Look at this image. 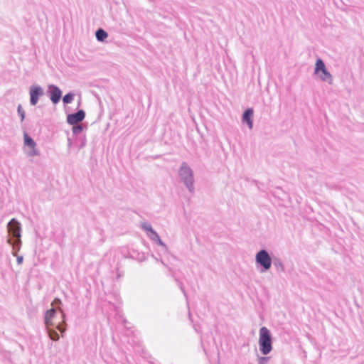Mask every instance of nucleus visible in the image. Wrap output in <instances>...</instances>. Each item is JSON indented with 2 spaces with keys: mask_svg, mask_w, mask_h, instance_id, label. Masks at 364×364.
<instances>
[{
  "mask_svg": "<svg viewBox=\"0 0 364 364\" xmlns=\"http://www.w3.org/2000/svg\"><path fill=\"white\" fill-rule=\"evenodd\" d=\"M63 323H62L58 324V325L56 326L57 329H58L60 333H64V332L65 331V330H66L65 327H64V326H63Z\"/></svg>",
  "mask_w": 364,
  "mask_h": 364,
  "instance_id": "412c9836",
  "label": "nucleus"
},
{
  "mask_svg": "<svg viewBox=\"0 0 364 364\" xmlns=\"http://www.w3.org/2000/svg\"><path fill=\"white\" fill-rule=\"evenodd\" d=\"M74 98L75 94L73 92H68L63 97V102L64 104H70L74 100Z\"/></svg>",
  "mask_w": 364,
  "mask_h": 364,
  "instance_id": "dca6fc26",
  "label": "nucleus"
},
{
  "mask_svg": "<svg viewBox=\"0 0 364 364\" xmlns=\"http://www.w3.org/2000/svg\"><path fill=\"white\" fill-rule=\"evenodd\" d=\"M272 262L274 267H277V269H279L281 270L284 269V264L279 259H275L272 261Z\"/></svg>",
  "mask_w": 364,
  "mask_h": 364,
  "instance_id": "a211bd4d",
  "label": "nucleus"
},
{
  "mask_svg": "<svg viewBox=\"0 0 364 364\" xmlns=\"http://www.w3.org/2000/svg\"><path fill=\"white\" fill-rule=\"evenodd\" d=\"M253 117L254 111L252 108L246 109L242 116V122L243 124H247L250 129L253 128Z\"/></svg>",
  "mask_w": 364,
  "mask_h": 364,
  "instance_id": "9b49d317",
  "label": "nucleus"
},
{
  "mask_svg": "<svg viewBox=\"0 0 364 364\" xmlns=\"http://www.w3.org/2000/svg\"><path fill=\"white\" fill-rule=\"evenodd\" d=\"M72 145V141L70 140V139H68V147H70Z\"/></svg>",
  "mask_w": 364,
  "mask_h": 364,
  "instance_id": "393cba45",
  "label": "nucleus"
},
{
  "mask_svg": "<svg viewBox=\"0 0 364 364\" xmlns=\"http://www.w3.org/2000/svg\"><path fill=\"white\" fill-rule=\"evenodd\" d=\"M16 260H17V263L18 264H21L22 262H23V257L22 256H16Z\"/></svg>",
  "mask_w": 364,
  "mask_h": 364,
  "instance_id": "5701e85b",
  "label": "nucleus"
},
{
  "mask_svg": "<svg viewBox=\"0 0 364 364\" xmlns=\"http://www.w3.org/2000/svg\"><path fill=\"white\" fill-rule=\"evenodd\" d=\"M56 310L50 309L46 311L45 314V324L46 327H50L53 325V320L55 316Z\"/></svg>",
  "mask_w": 364,
  "mask_h": 364,
  "instance_id": "f8f14e48",
  "label": "nucleus"
},
{
  "mask_svg": "<svg viewBox=\"0 0 364 364\" xmlns=\"http://www.w3.org/2000/svg\"><path fill=\"white\" fill-rule=\"evenodd\" d=\"M48 94L50 101L55 105L59 102L62 97V91L55 85H48Z\"/></svg>",
  "mask_w": 364,
  "mask_h": 364,
  "instance_id": "1a4fd4ad",
  "label": "nucleus"
},
{
  "mask_svg": "<svg viewBox=\"0 0 364 364\" xmlns=\"http://www.w3.org/2000/svg\"><path fill=\"white\" fill-rule=\"evenodd\" d=\"M7 242L9 244L11 245L13 247V252H12L13 255L16 256L17 252L21 249V237L16 238V240L14 242H12L11 238H8Z\"/></svg>",
  "mask_w": 364,
  "mask_h": 364,
  "instance_id": "ddd939ff",
  "label": "nucleus"
},
{
  "mask_svg": "<svg viewBox=\"0 0 364 364\" xmlns=\"http://www.w3.org/2000/svg\"><path fill=\"white\" fill-rule=\"evenodd\" d=\"M7 230L9 234L16 238L21 237V225L15 218L11 219L7 224Z\"/></svg>",
  "mask_w": 364,
  "mask_h": 364,
  "instance_id": "6e6552de",
  "label": "nucleus"
},
{
  "mask_svg": "<svg viewBox=\"0 0 364 364\" xmlns=\"http://www.w3.org/2000/svg\"><path fill=\"white\" fill-rule=\"evenodd\" d=\"M44 95V90L37 84H33L29 87L30 104L35 106L39 99Z\"/></svg>",
  "mask_w": 364,
  "mask_h": 364,
  "instance_id": "0eeeda50",
  "label": "nucleus"
},
{
  "mask_svg": "<svg viewBox=\"0 0 364 364\" xmlns=\"http://www.w3.org/2000/svg\"><path fill=\"white\" fill-rule=\"evenodd\" d=\"M22 149L23 154L28 159L40 156V150L37 143L26 133H23V143Z\"/></svg>",
  "mask_w": 364,
  "mask_h": 364,
  "instance_id": "20e7f679",
  "label": "nucleus"
},
{
  "mask_svg": "<svg viewBox=\"0 0 364 364\" xmlns=\"http://www.w3.org/2000/svg\"><path fill=\"white\" fill-rule=\"evenodd\" d=\"M256 264L261 267V272H265L270 269L272 264V257L266 250H260L255 255Z\"/></svg>",
  "mask_w": 364,
  "mask_h": 364,
  "instance_id": "39448f33",
  "label": "nucleus"
},
{
  "mask_svg": "<svg viewBox=\"0 0 364 364\" xmlns=\"http://www.w3.org/2000/svg\"><path fill=\"white\" fill-rule=\"evenodd\" d=\"M61 303V301L60 299H55L54 301L52 302V305L54 306V305H57V304H60Z\"/></svg>",
  "mask_w": 364,
  "mask_h": 364,
  "instance_id": "b1692460",
  "label": "nucleus"
},
{
  "mask_svg": "<svg viewBox=\"0 0 364 364\" xmlns=\"http://www.w3.org/2000/svg\"><path fill=\"white\" fill-rule=\"evenodd\" d=\"M72 130H73V134H78L82 131V126L80 124H77V125L75 124L73 127Z\"/></svg>",
  "mask_w": 364,
  "mask_h": 364,
  "instance_id": "6ab92c4d",
  "label": "nucleus"
},
{
  "mask_svg": "<svg viewBox=\"0 0 364 364\" xmlns=\"http://www.w3.org/2000/svg\"><path fill=\"white\" fill-rule=\"evenodd\" d=\"M258 343L259 350L263 355H267L272 351V334L265 326L261 327L259 329Z\"/></svg>",
  "mask_w": 364,
  "mask_h": 364,
  "instance_id": "7ed1b4c3",
  "label": "nucleus"
},
{
  "mask_svg": "<svg viewBox=\"0 0 364 364\" xmlns=\"http://www.w3.org/2000/svg\"><path fill=\"white\" fill-rule=\"evenodd\" d=\"M46 329H47L48 336L50 337V339H52L53 341H55L59 340L60 336H59L58 333L55 330L51 329L50 327H46Z\"/></svg>",
  "mask_w": 364,
  "mask_h": 364,
  "instance_id": "2eb2a0df",
  "label": "nucleus"
},
{
  "mask_svg": "<svg viewBox=\"0 0 364 364\" xmlns=\"http://www.w3.org/2000/svg\"><path fill=\"white\" fill-rule=\"evenodd\" d=\"M17 113L18 117H20V122H23L26 117V112L24 109H23L21 105H18L17 107Z\"/></svg>",
  "mask_w": 364,
  "mask_h": 364,
  "instance_id": "f3484780",
  "label": "nucleus"
},
{
  "mask_svg": "<svg viewBox=\"0 0 364 364\" xmlns=\"http://www.w3.org/2000/svg\"><path fill=\"white\" fill-rule=\"evenodd\" d=\"M141 228L146 232V235L150 240L156 242L159 245L166 247L165 243L161 240L158 233L153 229L149 223H142Z\"/></svg>",
  "mask_w": 364,
  "mask_h": 364,
  "instance_id": "423d86ee",
  "label": "nucleus"
},
{
  "mask_svg": "<svg viewBox=\"0 0 364 364\" xmlns=\"http://www.w3.org/2000/svg\"><path fill=\"white\" fill-rule=\"evenodd\" d=\"M178 177L180 181L191 193H195V178L194 173L189 164L182 162L178 168Z\"/></svg>",
  "mask_w": 364,
  "mask_h": 364,
  "instance_id": "f257e3e1",
  "label": "nucleus"
},
{
  "mask_svg": "<svg viewBox=\"0 0 364 364\" xmlns=\"http://www.w3.org/2000/svg\"><path fill=\"white\" fill-rule=\"evenodd\" d=\"M314 74L321 82H326L328 85L333 84V77L327 69L322 59L318 58L316 60Z\"/></svg>",
  "mask_w": 364,
  "mask_h": 364,
  "instance_id": "f03ea898",
  "label": "nucleus"
},
{
  "mask_svg": "<svg viewBox=\"0 0 364 364\" xmlns=\"http://www.w3.org/2000/svg\"><path fill=\"white\" fill-rule=\"evenodd\" d=\"M85 117V112L82 110H78L76 113L69 114L67 116V122L75 125L82 122Z\"/></svg>",
  "mask_w": 364,
  "mask_h": 364,
  "instance_id": "9d476101",
  "label": "nucleus"
},
{
  "mask_svg": "<svg viewBox=\"0 0 364 364\" xmlns=\"http://www.w3.org/2000/svg\"><path fill=\"white\" fill-rule=\"evenodd\" d=\"M269 358V357H259L258 358V364H266Z\"/></svg>",
  "mask_w": 364,
  "mask_h": 364,
  "instance_id": "aec40b11",
  "label": "nucleus"
},
{
  "mask_svg": "<svg viewBox=\"0 0 364 364\" xmlns=\"http://www.w3.org/2000/svg\"><path fill=\"white\" fill-rule=\"evenodd\" d=\"M58 310L62 314V319H63V323H65V314L63 311V310L59 306L58 307Z\"/></svg>",
  "mask_w": 364,
  "mask_h": 364,
  "instance_id": "4be33fe9",
  "label": "nucleus"
},
{
  "mask_svg": "<svg viewBox=\"0 0 364 364\" xmlns=\"http://www.w3.org/2000/svg\"><path fill=\"white\" fill-rule=\"evenodd\" d=\"M95 36L97 41L103 42L108 36V34L103 29L100 28L95 33Z\"/></svg>",
  "mask_w": 364,
  "mask_h": 364,
  "instance_id": "4468645a",
  "label": "nucleus"
}]
</instances>
